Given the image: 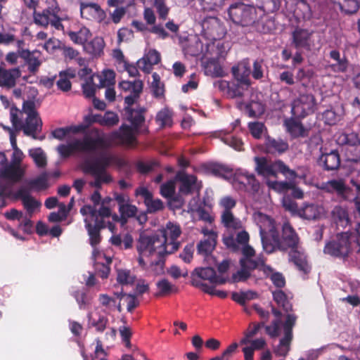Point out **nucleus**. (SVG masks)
<instances>
[{"instance_id": "obj_1", "label": "nucleus", "mask_w": 360, "mask_h": 360, "mask_svg": "<svg viewBox=\"0 0 360 360\" xmlns=\"http://www.w3.org/2000/svg\"><path fill=\"white\" fill-rule=\"evenodd\" d=\"M110 145V140L104 134L96 132L85 135L82 139H75L67 144L58 146L57 150L60 156L66 158L74 152L87 155L82 163L81 167L84 173L90 174L94 181L91 185L99 187L102 184L111 181L110 176L105 171V167L110 161V157L105 148Z\"/></svg>"}, {"instance_id": "obj_2", "label": "nucleus", "mask_w": 360, "mask_h": 360, "mask_svg": "<svg viewBox=\"0 0 360 360\" xmlns=\"http://www.w3.org/2000/svg\"><path fill=\"white\" fill-rule=\"evenodd\" d=\"M80 213L84 217L90 243L94 248L92 259L94 262L95 269L102 278H105L110 272L108 264L111 262V258L106 256L96 246L101 240L99 230L103 228H108L110 232L115 233V223L119 221V217L105 206L101 207L98 214L96 210L90 206H83L80 209Z\"/></svg>"}, {"instance_id": "obj_3", "label": "nucleus", "mask_w": 360, "mask_h": 360, "mask_svg": "<svg viewBox=\"0 0 360 360\" xmlns=\"http://www.w3.org/2000/svg\"><path fill=\"white\" fill-rule=\"evenodd\" d=\"M25 155L20 148L13 150L11 162H8L6 155L0 153V196H8L11 188L15 183L20 181L25 172L27 166L22 163Z\"/></svg>"}, {"instance_id": "obj_4", "label": "nucleus", "mask_w": 360, "mask_h": 360, "mask_svg": "<svg viewBox=\"0 0 360 360\" xmlns=\"http://www.w3.org/2000/svg\"><path fill=\"white\" fill-rule=\"evenodd\" d=\"M245 257L241 260V269L232 275L233 282H241L248 279L254 269L262 271L264 275L269 277L274 285L278 288L283 287L285 278L283 275L274 272V269L266 265L260 255L257 256L253 248H245L243 250Z\"/></svg>"}, {"instance_id": "obj_5", "label": "nucleus", "mask_w": 360, "mask_h": 360, "mask_svg": "<svg viewBox=\"0 0 360 360\" xmlns=\"http://www.w3.org/2000/svg\"><path fill=\"white\" fill-rule=\"evenodd\" d=\"M10 115L11 120L16 129H22L26 135L36 138L35 134L41 129V121L32 102H25L22 110L12 108Z\"/></svg>"}, {"instance_id": "obj_6", "label": "nucleus", "mask_w": 360, "mask_h": 360, "mask_svg": "<svg viewBox=\"0 0 360 360\" xmlns=\"http://www.w3.org/2000/svg\"><path fill=\"white\" fill-rule=\"evenodd\" d=\"M216 176L230 181L235 189L245 191L252 194L259 191V184L254 174L245 169H238L234 172L223 165H216L212 169Z\"/></svg>"}, {"instance_id": "obj_7", "label": "nucleus", "mask_w": 360, "mask_h": 360, "mask_svg": "<svg viewBox=\"0 0 360 360\" xmlns=\"http://www.w3.org/2000/svg\"><path fill=\"white\" fill-rule=\"evenodd\" d=\"M253 220L259 229L264 250L271 253L281 245V238L274 220L261 212L253 214Z\"/></svg>"}, {"instance_id": "obj_8", "label": "nucleus", "mask_w": 360, "mask_h": 360, "mask_svg": "<svg viewBox=\"0 0 360 360\" xmlns=\"http://www.w3.org/2000/svg\"><path fill=\"white\" fill-rule=\"evenodd\" d=\"M136 249L139 255V263L143 266L146 265L144 257L150 256L163 257L172 254L173 250L171 248H169V250L166 249L157 232L153 234H149L146 231L140 233Z\"/></svg>"}, {"instance_id": "obj_9", "label": "nucleus", "mask_w": 360, "mask_h": 360, "mask_svg": "<svg viewBox=\"0 0 360 360\" xmlns=\"http://www.w3.org/2000/svg\"><path fill=\"white\" fill-rule=\"evenodd\" d=\"M293 314H288L285 322L274 321L271 325L266 327V333L271 337H276L283 333L284 336L281 339L278 345L274 349V353L278 356H285L290 350V344L292 338V328L295 322Z\"/></svg>"}, {"instance_id": "obj_10", "label": "nucleus", "mask_w": 360, "mask_h": 360, "mask_svg": "<svg viewBox=\"0 0 360 360\" xmlns=\"http://www.w3.org/2000/svg\"><path fill=\"white\" fill-rule=\"evenodd\" d=\"M219 41L208 44L202 51V66L206 75L212 77H222L226 73L219 59L224 57V52Z\"/></svg>"}, {"instance_id": "obj_11", "label": "nucleus", "mask_w": 360, "mask_h": 360, "mask_svg": "<svg viewBox=\"0 0 360 360\" xmlns=\"http://www.w3.org/2000/svg\"><path fill=\"white\" fill-rule=\"evenodd\" d=\"M283 239L291 248L290 259L297 266L298 270L307 274L310 270L306 256L301 247L299 246V238L291 226L285 223L283 226Z\"/></svg>"}, {"instance_id": "obj_12", "label": "nucleus", "mask_w": 360, "mask_h": 360, "mask_svg": "<svg viewBox=\"0 0 360 360\" xmlns=\"http://www.w3.org/2000/svg\"><path fill=\"white\" fill-rule=\"evenodd\" d=\"M125 116L131 122L132 127L122 125L118 132L112 134V140L119 143L132 144L135 139V131L137 127L144 121L141 110H134L125 108Z\"/></svg>"}, {"instance_id": "obj_13", "label": "nucleus", "mask_w": 360, "mask_h": 360, "mask_svg": "<svg viewBox=\"0 0 360 360\" xmlns=\"http://www.w3.org/2000/svg\"><path fill=\"white\" fill-rule=\"evenodd\" d=\"M256 163V171L264 178L276 176L278 172L283 174L287 179H295L299 175L295 171L290 169L285 163L281 160L271 162L265 158H255ZM304 177V176H300Z\"/></svg>"}, {"instance_id": "obj_14", "label": "nucleus", "mask_w": 360, "mask_h": 360, "mask_svg": "<svg viewBox=\"0 0 360 360\" xmlns=\"http://www.w3.org/2000/svg\"><path fill=\"white\" fill-rule=\"evenodd\" d=\"M282 203L285 210L304 219H319L324 217L326 214L324 207L317 204H304L302 208L299 209L297 203L288 197H284Z\"/></svg>"}, {"instance_id": "obj_15", "label": "nucleus", "mask_w": 360, "mask_h": 360, "mask_svg": "<svg viewBox=\"0 0 360 360\" xmlns=\"http://www.w3.org/2000/svg\"><path fill=\"white\" fill-rule=\"evenodd\" d=\"M232 73L237 81V86H229L230 94L233 97L240 96L245 89L250 85V69L249 63L243 60L232 68Z\"/></svg>"}, {"instance_id": "obj_16", "label": "nucleus", "mask_w": 360, "mask_h": 360, "mask_svg": "<svg viewBox=\"0 0 360 360\" xmlns=\"http://www.w3.org/2000/svg\"><path fill=\"white\" fill-rule=\"evenodd\" d=\"M47 4V8L41 13H34V22L41 26L51 25L55 29L63 30V27L61 21L65 19L61 14L57 3L54 6Z\"/></svg>"}, {"instance_id": "obj_17", "label": "nucleus", "mask_w": 360, "mask_h": 360, "mask_svg": "<svg viewBox=\"0 0 360 360\" xmlns=\"http://www.w3.org/2000/svg\"><path fill=\"white\" fill-rule=\"evenodd\" d=\"M336 141L340 145H345L347 160L356 162L360 159V140L356 134L341 133L338 134Z\"/></svg>"}, {"instance_id": "obj_18", "label": "nucleus", "mask_w": 360, "mask_h": 360, "mask_svg": "<svg viewBox=\"0 0 360 360\" xmlns=\"http://www.w3.org/2000/svg\"><path fill=\"white\" fill-rule=\"evenodd\" d=\"M229 15L232 21L243 26L251 23L255 17V8L242 3L231 5Z\"/></svg>"}, {"instance_id": "obj_19", "label": "nucleus", "mask_w": 360, "mask_h": 360, "mask_svg": "<svg viewBox=\"0 0 360 360\" xmlns=\"http://www.w3.org/2000/svg\"><path fill=\"white\" fill-rule=\"evenodd\" d=\"M157 233L167 250H169V248H171L173 249L172 252H174L179 248V243L176 240L181 233L179 224L169 221L165 226L160 229Z\"/></svg>"}, {"instance_id": "obj_20", "label": "nucleus", "mask_w": 360, "mask_h": 360, "mask_svg": "<svg viewBox=\"0 0 360 360\" xmlns=\"http://www.w3.org/2000/svg\"><path fill=\"white\" fill-rule=\"evenodd\" d=\"M315 100L311 94H302L292 103V113L295 117H303L312 112Z\"/></svg>"}, {"instance_id": "obj_21", "label": "nucleus", "mask_w": 360, "mask_h": 360, "mask_svg": "<svg viewBox=\"0 0 360 360\" xmlns=\"http://www.w3.org/2000/svg\"><path fill=\"white\" fill-rule=\"evenodd\" d=\"M175 180L180 184L179 189L180 195H187L195 191H198L201 187L200 183L198 181L195 176L184 172H179L175 177Z\"/></svg>"}, {"instance_id": "obj_22", "label": "nucleus", "mask_w": 360, "mask_h": 360, "mask_svg": "<svg viewBox=\"0 0 360 360\" xmlns=\"http://www.w3.org/2000/svg\"><path fill=\"white\" fill-rule=\"evenodd\" d=\"M223 240L227 248L233 250H241L243 255L242 257L240 259V266H241V260L245 257L243 250L248 247L253 248L248 244L249 241L248 233L245 231H241L238 233L236 239L233 236H229L224 237Z\"/></svg>"}, {"instance_id": "obj_23", "label": "nucleus", "mask_w": 360, "mask_h": 360, "mask_svg": "<svg viewBox=\"0 0 360 360\" xmlns=\"http://www.w3.org/2000/svg\"><path fill=\"white\" fill-rule=\"evenodd\" d=\"M17 197L22 200L24 207L30 215L38 211L41 207V202L30 195V190L26 186H21L18 189Z\"/></svg>"}, {"instance_id": "obj_24", "label": "nucleus", "mask_w": 360, "mask_h": 360, "mask_svg": "<svg viewBox=\"0 0 360 360\" xmlns=\"http://www.w3.org/2000/svg\"><path fill=\"white\" fill-rule=\"evenodd\" d=\"M80 13L83 18L90 20H102L105 13L101 7L94 3H82L80 5Z\"/></svg>"}, {"instance_id": "obj_25", "label": "nucleus", "mask_w": 360, "mask_h": 360, "mask_svg": "<svg viewBox=\"0 0 360 360\" xmlns=\"http://www.w3.org/2000/svg\"><path fill=\"white\" fill-rule=\"evenodd\" d=\"M160 61V54L155 49H150L145 53L143 56L137 61V65L139 70L149 73L154 65Z\"/></svg>"}, {"instance_id": "obj_26", "label": "nucleus", "mask_w": 360, "mask_h": 360, "mask_svg": "<svg viewBox=\"0 0 360 360\" xmlns=\"http://www.w3.org/2000/svg\"><path fill=\"white\" fill-rule=\"evenodd\" d=\"M293 44L296 48L310 50L314 46L312 32L304 29H296L292 33Z\"/></svg>"}, {"instance_id": "obj_27", "label": "nucleus", "mask_w": 360, "mask_h": 360, "mask_svg": "<svg viewBox=\"0 0 360 360\" xmlns=\"http://www.w3.org/2000/svg\"><path fill=\"white\" fill-rule=\"evenodd\" d=\"M87 128V124H79L65 127L56 129L52 131V135L58 140H70L77 134L84 132Z\"/></svg>"}, {"instance_id": "obj_28", "label": "nucleus", "mask_w": 360, "mask_h": 360, "mask_svg": "<svg viewBox=\"0 0 360 360\" xmlns=\"http://www.w3.org/2000/svg\"><path fill=\"white\" fill-rule=\"evenodd\" d=\"M136 194L143 198L148 212H155L163 208L162 202L159 199H153L151 193L147 188L140 187L136 189Z\"/></svg>"}, {"instance_id": "obj_29", "label": "nucleus", "mask_w": 360, "mask_h": 360, "mask_svg": "<svg viewBox=\"0 0 360 360\" xmlns=\"http://www.w3.org/2000/svg\"><path fill=\"white\" fill-rule=\"evenodd\" d=\"M175 179L168 181L161 186L160 192L162 196L170 199L169 205L172 208H179L184 202L181 197L173 198L175 190Z\"/></svg>"}, {"instance_id": "obj_30", "label": "nucleus", "mask_w": 360, "mask_h": 360, "mask_svg": "<svg viewBox=\"0 0 360 360\" xmlns=\"http://www.w3.org/2000/svg\"><path fill=\"white\" fill-rule=\"evenodd\" d=\"M21 75L19 68L6 70L0 67V86L12 88L15 85L16 79Z\"/></svg>"}, {"instance_id": "obj_31", "label": "nucleus", "mask_w": 360, "mask_h": 360, "mask_svg": "<svg viewBox=\"0 0 360 360\" xmlns=\"http://www.w3.org/2000/svg\"><path fill=\"white\" fill-rule=\"evenodd\" d=\"M202 29L213 39L219 38L223 34V27L217 18L210 17L205 19L202 23Z\"/></svg>"}, {"instance_id": "obj_32", "label": "nucleus", "mask_w": 360, "mask_h": 360, "mask_svg": "<svg viewBox=\"0 0 360 360\" xmlns=\"http://www.w3.org/2000/svg\"><path fill=\"white\" fill-rule=\"evenodd\" d=\"M85 120L90 122H97L102 126L112 127L117 124L119 122V117L113 112L108 111L104 115H93L85 117Z\"/></svg>"}, {"instance_id": "obj_33", "label": "nucleus", "mask_w": 360, "mask_h": 360, "mask_svg": "<svg viewBox=\"0 0 360 360\" xmlns=\"http://www.w3.org/2000/svg\"><path fill=\"white\" fill-rule=\"evenodd\" d=\"M105 42L102 37H96L84 44V51L94 58H99L103 54Z\"/></svg>"}, {"instance_id": "obj_34", "label": "nucleus", "mask_w": 360, "mask_h": 360, "mask_svg": "<svg viewBox=\"0 0 360 360\" xmlns=\"http://www.w3.org/2000/svg\"><path fill=\"white\" fill-rule=\"evenodd\" d=\"M108 319L104 313L98 308L90 311L88 314V323L98 331H103L105 328Z\"/></svg>"}, {"instance_id": "obj_35", "label": "nucleus", "mask_w": 360, "mask_h": 360, "mask_svg": "<svg viewBox=\"0 0 360 360\" xmlns=\"http://www.w3.org/2000/svg\"><path fill=\"white\" fill-rule=\"evenodd\" d=\"M195 274L202 280L208 281L212 285H220L226 282V278L221 276H217L212 268H198L195 270Z\"/></svg>"}, {"instance_id": "obj_36", "label": "nucleus", "mask_w": 360, "mask_h": 360, "mask_svg": "<svg viewBox=\"0 0 360 360\" xmlns=\"http://www.w3.org/2000/svg\"><path fill=\"white\" fill-rule=\"evenodd\" d=\"M19 53L26 60L30 72H35L41 63L40 53L37 51L30 52L28 50L23 49L19 51Z\"/></svg>"}, {"instance_id": "obj_37", "label": "nucleus", "mask_w": 360, "mask_h": 360, "mask_svg": "<svg viewBox=\"0 0 360 360\" xmlns=\"http://www.w3.org/2000/svg\"><path fill=\"white\" fill-rule=\"evenodd\" d=\"M238 107L240 110H244L250 117H257L262 115L264 112V105L259 99H252L247 105L239 103Z\"/></svg>"}, {"instance_id": "obj_38", "label": "nucleus", "mask_w": 360, "mask_h": 360, "mask_svg": "<svg viewBox=\"0 0 360 360\" xmlns=\"http://www.w3.org/2000/svg\"><path fill=\"white\" fill-rule=\"evenodd\" d=\"M332 219L338 226L346 228L349 224V219L347 210L342 207H335L332 211Z\"/></svg>"}, {"instance_id": "obj_39", "label": "nucleus", "mask_w": 360, "mask_h": 360, "mask_svg": "<svg viewBox=\"0 0 360 360\" xmlns=\"http://www.w3.org/2000/svg\"><path fill=\"white\" fill-rule=\"evenodd\" d=\"M75 70L72 69H68L64 72H60L59 79L57 81L58 87L64 91L70 90L71 88L70 79L75 77Z\"/></svg>"}, {"instance_id": "obj_40", "label": "nucleus", "mask_w": 360, "mask_h": 360, "mask_svg": "<svg viewBox=\"0 0 360 360\" xmlns=\"http://www.w3.org/2000/svg\"><path fill=\"white\" fill-rule=\"evenodd\" d=\"M215 137L219 138L225 144L231 146L236 150H241L243 142L240 139L233 136L226 135L225 131H220L215 133Z\"/></svg>"}, {"instance_id": "obj_41", "label": "nucleus", "mask_w": 360, "mask_h": 360, "mask_svg": "<svg viewBox=\"0 0 360 360\" xmlns=\"http://www.w3.org/2000/svg\"><path fill=\"white\" fill-rule=\"evenodd\" d=\"M221 219L224 226L229 230H238L243 227L241 221L236 218L232 212H222Z\"/></svg>"}, {"instance_id": "obj_42", "label": "nucleus", "mask_w": 360, "mask_h": 360, "mask_svg": "<svg viewBox=\"0 0 360 360\" xmlns=\"http://www.w3.org/2000/svg\"><path fill=\"white\" fill-rule=\"evenodd\" d=\"M99 79L98 87L104 88V86H114L115 83V73L112 70L104 69L97 75Z\"/></svg>"}, {"instance_id": "obj_43", "label": "nucleus", "mask_w": 360, "mask_h": 360, "mask_svg": "<svg viewBox=\"0 0 360 360\" xmlns=\"http://www.w3.org/2000/svg\"><path fill=\"white\" fill-rule=\"evenodd\" d=\"M68 35L74 43L84 46L91 37V34L89 29L83 27L77 32H70Z\"/></svg>"}, {"instance_id": "obj_44", "label": "nucleus", "mask_w": 360, "mask_h": 360, "mask_svg": "<svg viewBox=\"0 0 360 360\" xmlns=\"http://www.w3.org/2000/svg\"><path fill=\"white\" fill-rule=\"evenodd\" d=\"M321 161L323 163L325 168L328 170L335 169L338 168L340 165L338 154L335 151L323 155L321 157Z\"/></svg>"}, {"instance_id": "obj_45", "label": "nucleus", "mask_w": 360, "mask_h": 360, "mask_svg": "<svg viewBox=\"0 0 360 360\" xmlns=\"http://www.w3.org/2000/svg\"><path fill=\"white\" fill-rule=\"evenodd\" d=\"M119 88L126 92L141 94L143 90V82L139 79L134 82L122 81L119 83Z\"/></svg>"}, {"instance_id": "obj_46", "label": "nucleus", "mask_w": 360, "mask_h": 360, "mask_svg": "<svg viewBox=\"0 0 360 360\" xmlns=\"http://www.w3.org/2000/svg\"><path fill=\"white\" fill-rule=\"evenodd\" d=\"M135 281V276L130 270L123 268L117 269V281L124 285L132 284Z\"/></svg>"}, {"instance_id": "obj_47", "label": "nucleus", "mask_w": 360, "mask_h": 360, "mask_svg": "<svg viewBox=\"0 0 360 360\" xmlns=\"http://www.w3.org/2000/svg\"><path fill=\"white\" fill-rule=\"evenodd\" d=\"M157 295L164 296L176 290L174 285L166 278H162L156 283Z\"/></svg>"}, {"instance_id": "obj_48", "label": "nucleus", "mask_w": 360, "mask_h": 360, "mask_svg": "<svg viewBox=\"0 0 360 360\" xmlns=\"http://www.w3.org/2000/svg\"><path fill=\"white\" fill-rule=\"evenodd\" d=\"M296 178L295 179H288L290 180L288 182L266 180V184L271 189L279 193H283L288 191L293 187V180H295Z\"/></svg>"}, {"instance_id": "obj_49", "label": "nucleus", "mask_w": 360, "mask_h": 360, "mask_svg": "<svg viewBox=\"0 0 360 360\" xmlns=\"http://www.w3.org/2000/svg\"><path fill=\"white\" fill-rule=\"evenodd\" d=\"M29 155L37 167H44L46 166V156L41 148H35L30 149Z\"/></svg>"}, {"instance_id": "obj_50", "label": "nucleus", "mask_w": 360, "mask_h": 360, "mask_svg": "<svg viewBox=\"0 0 360 360\" xmlns=\"http://www.w3.org/2000/svg\"><path fill=\"white\" fill-rule=\"evenodd\" d=\"M258 296V293L253 290L234 292L232 294L233 300L240 304H244L246 302L257 299Z\"/></svg>"}, {"instance_id": "obj_51", "label": "nucleus", "mask_w": 360, "mask_h": 360, "mask_svg": "<svg viewBox=\"0 0 360 360\" xmlns=\"http://www.w3.org/2000/svg\"><path fill=\"white\" fill-rule=\"evenodd\" d=\"M285 124L287 130L292 136H304V129L299 121L294 119L287 120Z\"/></svg>"}, {"instance_id": "obj_52", "label": "nucleus", "mask_w": 360, "mask_h": 360, "mask_svg": "<svg viewBox=\"0 0 360 360\" xmlns=\"http://www.w3.org/2000/svg\"><path fill=\"white\" fill-rule=\"evenodd\" d=\"M288 148V144L281 140L267 139L266 150L269 153H283Z\"/></svg>"}, {"instance_id": "obj_53", "label": "nucleus", "mask_w": 360, "mask_h": 360, "mask_svg": "<svg viewBox=\"0 0 360 360\" xmlns=\"http://www.w3.org/2000/svg\"><path fill=\"white\" fill-rule=\"evenodd\" d=\"M29 190L30 192L31 190L34 191H41L45 189L48 187V181L46 174H43L38 176L37 178L31 180L28 183V186H25Z\"/></svg>"}, {"instance_id": "obj_54", "label": "nucleus", "mask_w": 360, "mask_h": 360, "mask_svg": "<svg viewBox=\"0 0 360 360\" xmlns=\"http://www.w3.org/2000/svg\"><path fill=\"white\" fill-rule=\"evenodd\" d=\"M152 91L155 97H162L165 92L164 84L160 82V77L158 73L154 72L152 75Z\"/></svg>"}, {"instance_id": "obj_55", "label": "nucleus", "mask_w": 360, "mask_h": 360, "mask_svg": "<svg viewBox=\"0 0 360 360\" xmlns=\"http://www.w3.org/2000/svg\"><path fill=\"white\" fill-rule=\"evenodd\" d=\"M217 239L205 238L198 245V250L200 254L208 256L215 247Z\"/></svg>"}, {"instance_id": "obj_56", "label": "nucleus", "mask_w": 360, "mask_h": 360, "mask_svg": "<svg viewBox=\"0 0 360 360\" xmlns=\"http://www.w3.org/2000/svg\"><path fill=\"white\" fill-rule=\"evenodd\" d=\"M195 203L196 202H195ZM192 210L195 212V215L192 217L193 220L201 219L205 222H208L210 225L212 224L214 220L213 217L210 213L205 211L201 207L195 204V207L192 208Z\"/></svg>"}, {"instance_id": "obj_57", "label": "nucleus", "mask_w": 360, "mask_h": 360, "mask_svg": "<svg viewBox=\"0 0 360 360\" xmlns=\"http://www.w3.org/2000/svg\"><path fill=\"white\" fill-rule=\"evenodd\" d=\"M326 188L329 192H337L339 194H343L346 190V186L342 180H331L326 183Z\"/></svg>"}, {"instance_id": "obj_58", "label": "nucleus", "mask_w": 360, "mask_h": 360, "mask_svg": "<svg viewBox=\"0 0 360 360\" xmlns=\"http://www.w3.org/2000/svg\"><path fill=\"white\" fill-rule=\"evenodd\" d=\"M114 295L120 299V301H124L127 304V310L131 311L138 304V302L134 295L130 294H123L122 292H114Z\"/></svg>"}, {"instance_id": "obj_59", "label": "nucleus", "mask_w": 360, "mask_h": 360, "mask_svg": "<svg viewBox=\"0 0 360 360\" xmlns=\"http://www.w3.org/2000/svg\"><path fill=\"white\" fill-rule=\"evenodd\" d=\"M340 9L346 13H354L359 8L356 0H341L339 3Z\"/></svg>"}, {"instance_id": "obj_60", "label": "nucleus", "mask_w": 360, "mask_h": 360, "mask_svg": "<svg viewBox=\"0 0 360 360\" xmlns=\"http://www.w3.org/2000/svg\"><path fill=\"white\" fill-rule=\"evenodd\" d=\"M99 301L103 306L106 307L109 309L117 308L119 311H122L121 303L120 302L117 304L115 300L106 294L100 295Z\"/></svg>"}, {"instance_id": "obj_61", "label": "nucleus", "mask_w": 360, "mask_h": 360, "mask_svg": "<svg viewBox=\"0 0 360 360\" xmlns=\"http://www.w3.org/2000/svg\"><path fill=\"white\" fill-rule=\"evenodd\" d=\"M148 6L153 5L155 7L160 18H166L169 9L163 0H148Z\"/></svg>"}, {"instance_id": "obj_62", "label": "nucleus", "mask_w": 360, "mask_h": 360, "mask_svg": "<svg viewBox=\"0 0 360 360\" xmlns=\"http://www.w3.org/2000/svg\"><path fill=\"white\" fill-rule=\"evenodd\" d=\"M156 119L160 125L169 126L172 123V112L169 109L165 108L158 113Z\"/></svg>"}, {"instance_id": "obj_63", "label": "nucleus", "mask_w": 360, "mask_h": 360, "mask_svg": "<svg viewBox=\"0 0 360 360\" xmlns=\"http://www.w3.org/2000/svg\"><path fill=\"white\" fill-rule=\"evenodd\" d=\"M236 205V200L229 195L222 197L219 202L220 208L223 210L222 212H231V209H233Z\"/></svg>"}, {"instance_id": "obj_64", "label": "nucleus", "mask_w": 360, "mask_h": 360, "mask_svg": "<svg viewBox=\"0 0 360 360\" xmlns=\"http://www.w3.org/2000/svg\"><path fill=\"white\" fill-rule=\"evenodd\" d=\"M249 129L252 136L256 139L261 138L265 133V127L262 122H255L249 123Z\"/></svg>"}]
</instances>
